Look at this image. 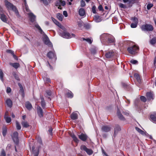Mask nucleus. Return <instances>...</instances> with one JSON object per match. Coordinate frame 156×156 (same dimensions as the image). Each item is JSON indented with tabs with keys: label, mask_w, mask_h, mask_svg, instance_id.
Wrapping results in <instances>:
<instances>
[{
	"label": "nucleus",
	"mask_w": 156,
	"mask_h": 156,
	"mask_svg": "<svg viewBox=\"0 0 156 156\" xmlns=\"http://www.w3.org/2000/svg\"><path fill=\"white\" fill-rule=\"evenodd\" d=\"M29 16L30 21L33 23L34 22V27L39 30V32L41 34L44 33L42 29L41 28L39 25L36 22V16L32 13L29 12L27 13Z\"/></svg>",
	"instance_id": "f257e3e1"
},
{
	"label": "nucleus",
	"mask_w": 156,
	"mask_h": 156,
	"mask_svg": "<svg viewBox=\"0 0 156 156\" xmlns=\"http://www.w3.org/2000/svg\"><path fill=\"white\" fill-rule=\"evenodd\" d=\"M5 3L6 8L8 10H12L17 15H19L18 11L16 7L13 4L6 0L5 1Z\"/></svg>",
	"instance_id": "f03ea898"
},
{
	"label": "nucleus",
	"mask_w": 156,
	"mask_h": 156,
	"mask_svg": "<svg viewBox=\"0 0 156 156\" xmlns=\"http://www.w3.org/2000/svg\"><path fill=\"white\" fill-rule=\"evenodd\" d=\"M139 48V47L137 45L134 44L128 47L127 51L130 54L135 55L137 53Z\"/></svg>",
	"instance_id": "7ed1b4c3"
},
{
	"label": "nucleus",
	"mask_w": 156,
	"mask_h": 156,
	"mask_svg": "<svg viewBox=\"0 0 156 156\" xmlns=\"http://www.w3.org/2000/svg\"><path fill=\"white\" fill-rule=\"evenodd\" d=\"M59 33L60 36L65 38H69L75 37V35L73 34H71L68 32L63 31L61 30L59 31Z\"/></svg>",
	"instance_id": "20e7f679"
},
{
	"label": "nucleus",
	"mask_w": 156,
	"mask_h": 156,
	"mask_svg": "<svg viewBox=\"0 0 156 156\" xmlns=\"http://www.w3.org/2000/svg\"><path fill=\"white\" fill-rule=\"evenodd\" d=\"M141 29L142 31H152L154 29L152 25L150 24H146L142 25Z\"/></svg>",
	"instance_id": "39448f33"
},
{
	"label": "nucleus",
	"mask_w": 156,
	"mask_h": 156,
	"mask_svg": "<svg viewBox=\"0 0 156 156\" xmlns=\"http://www.w3.org/2000/svg\"><path fill=\"white\" fill-rule=\"evenodd\" d=\"M109 34L104 33L100 36V40L101 43L105 45H107V40Z\"/></svg>",
	"instance_id": "423d86ee"
},
{
	"label": "nucleus",
	"mask_w": 156,
	"mask_h": 156,
	"mask_svg": "<svg viewBox=\"0 0 156 156\" xmlns=\"http://www.w3.org/2000/svg\"><path fill=\"white\" fill-rule=\"evenodd\" d=\"M80 148L81 149L85 151L89 155H90L93 153V151L91 149L87 148L85 145H82Z\"/></svg>",
	"instance_id": "0eeeda50"
},
{
	"label": "nucleus",
	"mask_w": 156,
	"mask_h": 156,
	"mask_svg": "<svg viewBox=\"0 0 156 156\" xmlns=\"http://www.w3.org/2000/svg\"><path fill=\"white\" fill-rule=\"evenodd\" d=\"M107 40V45H110V44L114 43L115 42V39L114 37L112 35L109 34Z\"/></svg>",
	"instance_id": "6e6552de"
},
{
	"label": "nucleus",
	"mask_w": 156,
	"mask_h": 156,
	"mask_svg": "<svg viewBox=\"0 0 156 156\" xmlns=\"http://www.w3.org/2000/svg\"><path fill=\"white\" fill-rule=\"evenodd\" d=\"M12 137L14 142L16 144H18L19 142L18 133L16 131L14 132L12 136Z\"/></svg>",
	"instance_id": "1a4fd4ad"
},
{
	"label": "nucleus",
	"mask_w": 156,
	"mask_h": 156,
	"mask_svg": "<svg viewBox=\"0 0 156 156\" xmlns=\"http://www.w3.org/2000/svg\"><path fill=\"white\" fill-rule=\"evenodd\" d=\"M43 41H44V43L45 44L49 46H52V44L51 42L50 41L49 38L47 36L45 35L43 37Z\"/></svg>",
	"instance_id": "9d476101"
},
{
	"label": "nucleus",
	"mask_w": 156,
	"mask_h": 156,
	"mask_svg": "<svg viewBox=\"0 0 156 156\" xmlns=\"http://www.w3.org/2000/svg\"><path fill=\"white\" fill-rule=\"evenodd\" d=\"M37 110L39 116L40 117H42L43 116V112L41 107L39 106H37Z\"/></svg>",
	"instance_id": "9b49d317"
},
{
	"label": "nucleus",
	"mask_w": 156,
	"mask_h": 156,
	"mask_svg": "<svg viewBox=\"0 0 156 156\" xmlns=\"http://www.w3.org/2000/svg\"><path fill=\"white\" fill-rule=\"evenodd\" d=\"M146 95L147 98L148 100H153L154 98V94L151 92H147L146 94Z\"/></svg>",
	"instance_id": "f8f14e48"
},
{
	"label": "nucleus",
	"mask_w": 156,
	"mask_h": 156,
	"mask_svg": "<svg viewBox=\"0 0 156 156\" xmlns=\"http://www.w3.org/2000/svg\"><path fill=\"white\" fill-rule=\"evenodd\" d=\"M111 127L109 126H104L101 128V130L104 132H108L111 129Z\"/></svg>",
	"instance_id": "ddd939ff"
},
{
	"label": "nucleus",
	"mask_w": 156,
	"mask_h": 156,
	"mask_svg": "<svg viewBox=\"0 0 156 156\" xmlns=\"http://www.w3.org/2000/svg\"><path fill=\"white\" fill-rule=\"evenodd\" d=\"M78 13L79 15L81 16H83L86 15L85 9L83 8H80L78 11Z\"/></svg>",
	"instance_id": "4468645a"
},
{
	"label": "nucleus",
	"mask_w": 156,
	"mask_h": 156,
	"mask_svg": "<svg viewBox=\"0 0 156 156\" xmlns=\"http://www.w3.org/2000/svg\"><path fill=\"white\" fill-rule=\"evenodd\" d=\"M121 130V128L118 125H115L114 129V135H116L118 132L120 131Z\"/></svg>",
	"instance_id": "2eb2a0df"
},
{
	"label": "nucleus",
	"mask_w": 156,
	"mask_h": 156,
	"mask_svg": "<svg viewBox=\"0 0 156 156\" xmlns=\"http://www.w3.org/2000/svg\"><path fill=\"white\" fill-rule=\"evenodd\" d=\"M0 18L1 20L4 22L6 23L7 20L6 16L3 13H0Z\"/></svg>",
	"instance_id": "dca6fc26"
},
{
	"label": "nucleus",
	"mask_w": 156,
	"mask_h": 156,
	"mask_svg": "<svg viewBox=\"0 0 156 156\" xmlns=\"http://www.w3.org/2000/svg\"><path fill=\"white\" fill-rule=\"evenodd\" d=\"M79 137L81 140L85 141L87 140V136L83 133H82L80 135H79Z\"/></svg>",
	"instance_id": "f3484780"
},
{
	"label": "nucleus",
	"mask_w": 156,
	"mask_h": 156,
	"mask_svg": "<svg viewBox=\"0 0 156 156\" xmlns=\"http://www.w3.org/2000/svg\"><path fill=\"white\" fill-rule=\"evenodd\" d=\"M34 147H33L32 148V151L34 154V156H38L39 154V150L38 149L37 150H34Z\"/></svg>",
	"instance_id": "a211bd4d"
},
{
	"label": "nucleus",
	"mask_w": 156,
	"mask_h": 156,
	"mask_svg": "<svg viewBox=\"0 0 156 156\" xmlns=\"http://www.w3.org/2000/svg\"><path fill=\"white\" fill-rule=\"evenodd\" d=\"M94 21L97 23L101 21V17L98 15L95 16L94 17Z\"/></svg>",
	"instance_id": "6ab92c4d"
},
{
	"label": "nucleus",
	"mask_w": 156,
	"mask_h": 156,
	"mask_svg": "<svg viewBox=\"0 0 156 156\" xmlns=\"http://www.w3.org/2000/svg\"><path fill=\"white\" fill-rule=\"evenodd\" d=\"M150 119L152 121L156 124V113L154 114L151 115L150 116Z\"/></svg>",
	"instance_id": "aec40b11"
},
{
	"label": "nucleus",
	"mask_w": 156,
	"mask_h": 156,
	"mask_svg": "<svg viewBox=\"0 0 156 156\" xmlns=\"http://www.w3.org/2000/svg\"><path fill=\"white\" fill-rule=\"evenodd\" d=\"M134 76L135 78L136 79L138 82L140 83L141 82V80L139 74L137 73H135L134 74Z\"/></svg>",
	"instance_id": "412c9836"
},
{
	"label": "nucleus",
	"mask_w": 156,
	"mask_h": 156,
	"mask_svg": "<svg viewBox=\"0 0 156 156\" xmlns=\"http://www.w3.org/2000/svg\"><path fill=\"white\" fill-rule=\"evenodd\" d=\"M47 56L49 58H53L55 57V55L54 52L50 51L48 53Z\"/></svg>",
	"instance_id": "4be33fe9"
},
{
	"label": "nucleus",
	"mask_w": 156,
	"mask_h": 156,
	"mask_svg": "<svg viewBox=\"0 0 156 156\" xmlns=\"http://www.w3.org/2000/svg\"><path fill=\"white\" fill-rule=\"evenodd\" d=\"M9 64L16 69H17L20 66L19 64L17 62L14 63L10 62Z\"/></svg>",
	"instance_id": "5701e85b"
},
{
	"label": "nucleus",
	"mask_w": 156,
	"mask_h": 156,
	"mask_svg": "<svg viewBox=\"0 0 156 156\" xmlns=\"http://www.w3.org/2000/svg\"><path fill=\"white\" fill-rule=\"evenodd\" d=\"M71 118L73 120L76 119L78 118V115L76 113L73 112L71 115Z\"/></svg>",
	"instance_id": "b1692460"
},
{
	"label": "nucleus",
	"mask_w": 156,
	"mask_h": 156,
	"mask_svg": "<svg viewBox=\"0 0 156 156\" xmlns=\"http://www.w3.org/2000/svg\"><path fill=\"white\" fill-rule=\"evenodd\" d=\"M117 114L119 118L121 120H124L125 119L123 116L120 112L119 109H118L117 112Z\"/></svg>",
	"instance_id": "393cba45"
},
{
	"label": "nucleus",
	"mask_w": 156,
	"mask_h": 156,
	"mask_svg": "<svg viewBox=\"0 0 156 156\" xmlns=\"http://www.w3.org/2000/svg\"><path fill=\"white\" fill-rule=\"evenodd\" d=\"M25 106L26 108L29 110L31 109L32 108V105L31 103L29 102L28 101L25 103Z\"/></svg>",
	"instance_id": "a878e982"
},
{
	"label": "nucleus",
	"mask_w": 156,
	"mask_h": 156,
	"mask_svg": "<svg viewBox=\"0 0 156 156\" xmlns=\"http://www.w3.org/2000/svg\"><path fill=\"white\" fill-rule=\"evenodd\" d=\"M5 102L8 107H11L12 106V102L10 99H7L5 101Z\"/></svg>",
	"instance_id": "bb28decb"
},
{
	"label": "nucleus",
	"mask_w": 156,
	"mask_h": 156,
	"mask_svg": "<svg viewBox=\"0 0 156 156\" xmlns=\"http://www.w3.org/2000/svg\"><path fill=\"white\" fill-rule=\"evenodd\" d=\"M51 19L52 21L54 22V23L58 25V26L60 27L61 26V24H60L58 21L56 19H55L53 17H51Z\"/></svg>",
	"instance_id": "cd10ccee"
},
{
	"label": "nucleus",
	"mask_w": 156,
	"mask_h": 156,
	"mask_svg": "<svg viewBox=\"0 0 156 156\" xmlns=\"http://www.w3.org/2000/svg\"><path fill=\"white\" fill-rule=\"evenodd\" d=\"M113 53L112 51L108 52L105 54V56L106 58H109L113 56Z\"/></svg>",
	"instance_id": "c85d7f7f"
},
{
	"label": "nucleus",
	"mask_w": 156,
	"mask_h": 156,
	"mask_svg": "<svg viewBox=\"0 0 156 156\" xmlns=\"http://www.w3.org/2000/svg\"><path fill=\"white\" fill-rule=\"evenodd\" d=\"M67 96L70 98H72L73 97V93L70 91H68V92L66 94Z\"/></svg>",
	"instance_id": "c756f323"
},
{
	"label": "nucleus",
	"mask_w": 156,
	"mask_h": 156,
	"mask_svg": "<svg viewBox=\"0 0 156 156\" xmlns=\"http://www.w3.org/2000/svg\"><path fill=\"white\" fill-rule=\"evenodd\" d=\"M63 17V16L62 14L60 13H58L57 14V17L60 21H62Z\"/></svg>",
	"instance_id": "7c9ffc66"
},
{
	"label": "nucleus",
	"mask_w": 156,
	"mask_h": 156,
	"mask_svg": "<svg viewBox=\"0 0 156 156\" xmlns=\"http://www.w3.org/2000/svg\"><path fill=\"white\" fill-rule=\"evenodd\" d=\"M150 44L152 45H154L156 44V38L154 37L151 39L150 41Z\"/></svg>",
	"instance_id": "2f4dec72"
},
{
	"label": "nucleus",
	"mask_w": 156,
	"mask_h": 156,
	"mask_svg": "<svg viewBox=\"0 0 156 156\" xmlns=\"http://www.w3.org/2000/svg\"><path fill=\"white\" fill-rule=\"evenodd\" d=\"M56 6H58V8L61 9L62 8L61 7V0H58L56 1L55 4Z\"/></svg>",
	"instance_id": "473e14b6"
},
{
	"label": "nucleus",
	"mask_w": 156,
	"mask_h": 156,
	"mask_svg": "<svg viewBox=\"0 0 156 156\" xmlns=\"http://www.w3.org/2000/svg\"><path fill=\"white\" fill-rule=\"evenodd\" d=\"M21 124L22 126L25 128H27L30 126L29 125L27 122H23Z\"/></svg>",
	"instance_id": "72a5a7b5"
},
{
	"label": "nucleus",
	"mask_w": 156,
	"mask_h": 156,
	"mask_svg": "<svg viewBox=\"0 0 156 156\" xmlns=\"http://www.w3.org/2000/svg\"><path fill=\"white\" fill-rule=\"evenodd\" d=\"M41 105L43 108H44L45 107V103L44 101V99L43 97H41Z\"/></svg>",
	"instance_id": "f704fd0d"
},
{
	"label": "nucleus",
	"mask_w": 156,
	"mask_h": 156,
	"mask_svg": "<svg viewBox=\"0 0 156 156\" xmlns=\"http://www.w3.org/2000/svg\"><path fill=\"white\" fill-rule=\"evenodd\" d=\"M71 136L73 139L74 141L77 143H78L79 141L78 139L74 134H72L71 135Z\"/></svg>",
	"instance_id": "c9c22d12"
},
{
	"label": "nucleus",
	"mask_w": 156,
	"mask_h": 156,
	"mask_svg": "<svg viewBox=\"0 0 156 156\" xmlns=\"http://www.w3.org/2000/svg\"><path fill=\"white\" fill-rule=\"evenodd\" d=\"M81 40L83 41H86L87 42L90 44H91L92 42V41L91 39L89 38H81Z\"/></svg>",
	"instance_id": "e433bc0d"
},
{
	"label": "nucleus",
	"mask_w": 156,
	"mask_h": 156,
	"mask_svg": "<svg viewBox=\"0 0 156 156\" xmlns=\"http://www.w3.org/2000/svg\"><path fill=\"white\" fill-rule=\"evenodd\" d=\"M4 118L7 123H9L11 122V119L10 117L8 116H5Z\"/></svg>",
	"instance_id": "4c0bfd02"
},
{
	"label": "nucleus",
	"mask_w": 156,
	"mask_h": 156,
	"mask_svg": "<svg viewBox=\"0 0 156 156\" xmlns=\"http://www.w3.org/2000/svg\"><path fill=\"white\" fill-rule=\"evenodd\" d=\"M16 128L17 129L20 130L21 129V126L20 124L18 122L16 121Z\"/></svg>",
	"instance_id": "58836bf2"
},
{
	"label": "nucleus",
	"mask_w": 156,
	"mask_h": 156,
	"mask_svg": "<svg viewBox=\"0 0 156 156\" xmlns=\"http://www.w3.org/2000/svg\"><path fill=\"white\" fill-rule=\"evenodd\" d=\"M136 130L138 132H139V133H140L141 134H142V135L144 134V132L143 130H141V129H139V128H138V127H136Z\"/></svg>",
	"instance_id": "ea45409f"
},
{
	"label": "nucleus",
	"mask_w": 156,
	"mask_h": 156,
	"mask_svg": "<svg viewBox=\"0 0 156 156\" xmlns=\"http://www.w3.org/2000/svg\"><path fill=\"white\" fill-rule=\"evenodd\" d=\"M3 73L2 72V70L1 69H0V79L2 81H3Z\"/></svg>",
	"instance_id": "a19ab883"
},
{
	"label": "nucleus",
	"mask_w": 156,
	"mask_h": 156,
	"mask_svg": "<svg viewBox=\"0 0 156 156\" xmlns=\"http://www.w3.org/2000/svg\"><path fill=\"white\" fill-rule=\"evenodd\" d=\"M7 131V129L6 128H3L2 130V135L4 136H5L6 134Z\"/></svg>",
	"instance_id": "79ce46f5"
},
{
	"label": "nucleus",
	"mask_w": 156,
	"mask_h": 156,
	"mask_svg": "<svg viewBox=\"0 0 156 156\" xmlns=\"http://www.w3.org/2000/svg\"><path fill=\"white\" fill-rule=\"evenodd\" d=\"M43 79L47 83H49L50 82L51 80L48 77L44 76V77H43Z\"/></svg>",
	"instance_id": "37998d69"
},
{
	"label": "nucleus",
	"mask_w": 156,
	"mask_h": 156,
	"mask_svg": "<svg viewBox=\"0 0 156 156\" xmlns=\"http://www.w3.org/2000/svg\"><path fill=\"white\" fill-rule=\"evenodd\" d=\"M96 7L94 5L93 6L92 8V12L94 14L96 13Z\"/></svg>",
	"instance_id": "c03bdc74"
},
{
	"label": "nucleus",
	"mask_w": 156,
	"mask_h": 156,
	"mask_svg": "<svg viewBox=\"0 0 156 156\" xmlns=\"http://www.w3.org/2000/svg\"><path fill=\"white\" fill-rule=\"evenodd\" d=\"M41 2H42L45 5H47L49 4L47 0H40Z\"/></svg>",
	"instance_id": "a18cd8bd"
},
{
	"label": "nucleus",
	"mask_w": 156,
	"mask_h": 156,
	"mask_svg": "<svg viewBox=\"0 0 156 156\" xmlns=\"http://www.w3.org/2000/svg\"><path fill=\"white\" fill-rule=\"evenodd\" d=\"M130 63L133 64H136L138 63V61L132 59L130 61Z\"/></svg>",
	"instance_id": "49530a36"
},
{
	"label": "nucleus",
	"mask_w": 156,
	"mask_h": 156,
	"mask_svg": "<svg viewBox=\"0 0 156 156\" xmlns=\"http://www.w3.org/2000/svg\"><path fill=\"white\" fill-rule=\"evenodd\" d=\"M86 5L85 2L83 0H81L80 1V6L82 7H84Z\"/></svg>",
	"instance_id": "de8ad7c7"
},
{
	"label": "nucleus",
	"mask_w": 156,
	"mask_h": 156,
	"mask_svg": "<svg viewBox=\"0 0 156 156\" xmlns=\"http://www.w3.org/2000/svg\"><path fill=\"white\" fill-rule=\"evenodd\" d=\"M153 4L152 3H149L147 4V9L148 10H149L151 8L153 7Z\"/></svg>",
	"instance_id": "09e8293b"
},
{
	"label": "nucleus",
	"mask_w": 156,
	"mask_h": 156,
	"mask_svg": "<svg viewBox=\"0 0 156 156\" xmlns=\"http://www.w3.org/2000/svg\"><path fill=\"white\" fill-rule=\"evenodd\" d=\"M138 23H132L131 25V27L132 28H135L137 27Z\"/></svg>",
	"instance_id": "8fccbe9b"
},
{
	"label": "nucleus",
	"mask_w": 156,
	"mask_h": 156,
	"mask_svg": "<svg viewBox=\"0 0 156 156\" xmlns=\"http://www.w3.org/2000/svg\"><path fill=\"white\" fill-rule=\"evenodd\" d=\"M132 20L134 23H138V20L136 17H134L132 18Z\"/></svg>",
	"instance_id": "3c124183"
},
{
	"label": "nucleus",
	"mask_w": 156,
	"mask_h": 156,
	"mask_svg": "<svg viewBox=\"0 0 156 156\" xmlns=\"http://www.w3.org/2000/svg\"><path fill=\"white\" fill-rule=\"evenodd\" d=\"M140 99L141 101L144 102H145L147 100L146 98L144 96H141L140 97Z\"/></svg>",
	"instance_id": "603ef678"
},
{
	"label": "nucleus",
	"mask_w": 156,
	"mask_h": 156,
	"mask_svg": "<svg viewBox=\"0 0 156 156\" xmlns=\"http://www.w3.org/2000/svg\"><path fill=\"white\" fill-rule=\"evenodd\" d=\"M119 6L121 8L125 9L126 7L125 5L122 3H119Z\"/></svg>",
	"instance_id": "864d4df0"
},
{
	"label": "nucleus",
	"mask_w": 156,
	"mask_h": 156,
	"mask_svg": "<svg viewBox=\"0 0 156 156\" xmlns=\"http://www.w3.org/2000/svg\"><path fill=\"white\" fill-rule=\"evenodd\" d=\"M20 92L22 93V95L23 97L24 93L23 87L20 88Z\"/></svg>",
	"instance_id": "5fc2aeb1"
},
{
	"label": "nucleus",
	"mask_w": 156,
	"mask_h": 156,
	"mask_svg": "<svg viewBox=\"0 0 156 156\" xmlns=\"http://www.w3.org/2000/svg\"><path fill=\"white\" fill-rule=\"evenodd\" d=\"M6 156V154L5 151L3 149H2V152L1 154L0 155V156Z\"/></svg>",
	"instance_id": "6e6d98bb"
},
{
	"label": "nucleus",
	"mask_w": 156,
	"mask_h": 156,
	"mask_svg": "<svg viewBox=\"0 0 156 156\" xmlns=\"http://www.w3.org/2000/svg\"><path fill=\"white\" fill-rule=\"evenodd\" d=\"M11 89L10 87H8L6 89V92L7 93H9L11 92Z\"/></svg>",
	"instance_id": "4d7b16f0"
},
{
	"label": "nucleus",
	"mask_w": 156,
	"mask_h": 156,
	"mask_svg": "<svg viewBox=\"0 0 156 156\" xmlns=\"http://www.w3.org/2000/svg\"><path fill=\"white\" fill-rule=\"evenodd\" d=\"M8 53H11L12 55V54H13L14 52L12 50H7L6 51Z\"/></svg>",
	"instance_id": "13d9d810"
},
{
	"label": "nucleus",
	"mask_w": 156,
	"mask_h": 156,
	"mask_svg": "<svg viewBox=\"0 0 156 156\" xmlns=\"http://www.w3.org/2000/svg\"><path fill=\"white\" fill-rule=\"evenodd\" d=\"M14 77H15V79L17 80H19L20 79L19 78V77H18V76L17 75H16V74L15 73L14 75Z\"/></svg>",
	"instance_id": "bf43d9fd"
},
{
	"label": "nucleus",
	"mask_w": 156,
	"mask_h": 156,
	"mask_svg": "<svg viewBox=\"0 0 156 156\" xmlns=\"http://www.w3.org/2000/svg\"><path fill=\"white\" fill-rule=\"evenodd\" d=\"M63 14L65 17H67L68 16L67 13L66 11H64L63 12Z\"/></svg>",
	"instance_id": "052dcab7"
},
{
	"label": "nucleus",
	"mask_w": 156,
	"mask_h": 156,
	"mask_svg": "<svg viewBox=\"0 0 156 156\" xmlns=\"http://www.w3.org/2000/svg\"><path fill=\"white\" fill-rule=\"evenodd\" d=\"M98 9L100 11H102L103 10V7L101 5H100L98 7Z\"/></svg>",
	"instance_id": "680f3d73"
},
{
	"label": "nucleus",
	"mask_w": 156,
	"mask_h": 156,
	"mask_svg": "<svg viewBox=\"0 0 156 156\" xmlns=\"http://www.w3.org/2000/svg\"><path fill=\"white\" fill-rule=\"evenodd\" d=\"M61 5L63 6H65L66 4L65 2L64 1H62L61 0Z\"/></svg>",
	"instance_id": "e2e57ef3"
},
{
	"label": "nucleus",
	"mask_w": 156,
	"mask_h": 156,
	"mask_svg": "<svg viewBox=\"0 0 156 156\" xmlns=\"http://www.w3.org/2000/svg\"><path fill=\"white\" fill-rule=\"evenodd\" d=\"M25 10L27 12H29L30 10L29 9L28 6L26 5H25Z\"/></svg>",
	"instance_id": "0e129e2a"
},
{
	"label": "nucleus",
	"mask_w": 156,
	"mask_h": 156,
	"mask_svg": "<svg viewBox=\"0 0 156 156\" xmlns=\"http://www.w3.org/2000/svg\"><path fill=\"white\" fill-rule=\"evenodd\" d=\"M47 94L48 95V96H50L51 94V92L50 90H48V91H47L46 92Z\"/></svg>",
	"instance_id": "69168bd1"
},
{
	"label": "nucleus",
	"mask_w": 156,
	"mask_h": 156,
	"mask_svg": "<svg viewBox=\"0 0 156 156\" xmlns=\"http://www.w3.org/2000/svg\"><path fill=\"white\" fill-rule=\"evenodd\" d=\"M52 129L51 128H50L48 130V132L51 135L52 134Z\"/></svg>",
	"instance_id": "338daca9"
},
{
	"label": "nucleus",
	"mask_w": 156,
	"mask_h": 156,
	"mask_svg": "<svg viewBox=\"0 0 156 156\" xmlns=\"http://www.w3.org/2000/svg\"><path fill=\"white\" fill-rule=\"evenodd\" d=\"M154 65L155 66H156V57L154 58Z\"/></svg>",
	"instance_id": "774afa93"
}]
</instances>
